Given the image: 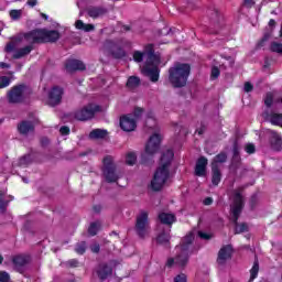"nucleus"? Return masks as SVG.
Returning a JSON list of instances; mask_svg holds the SVG:
<instances>
[{"mask_svg":"<svg viewBox=\"0 0 282 282\" xmlns=\"http://www.w3.org/2000/svg\"><path fill=\"white\" fill-rule=\"evenodd\" d=\"M173 158H175V153L171 149L162 153L160 159V165L155 170L150 184V188L154 193H159V191H162L164 188V184L169 182V177H171L170 169L171 163L173 162Z\"/></svg>","mask_w":282,"mask_h":282,"instance_id":"nucleus-1","label":"nucleus"},{"mask_svg":"<svg viewBox=\"0 0 282 282\" xmlns=\"http://www.w3.org/2000/svg\"><path fill=\"white\" fill-rule=\"evenodd\" d=\"M195 241V234L193 231L188 232L181 241L180 252L175 258H169L165 265L166 268H173V265H178V268H186L188 265V259H191V247Z\"/></svg>","mask_w":282,"mask_h":282,"instance_id":"nucleus-2","label":"nucleus"},{"mask_svg":"<svg viewBox=\"0 0 282 282\" xmlns=\"http://www.w3.org/2000/svg\"><path fill=\"white\" fill-rule=\"evenodd\" d=\"M24 41L31 45L43 43H56L61 39V32L47 29H34L23 34Z\"/></svg>","mask_w":282,"mask_h":282,"instance_id":"nucleus-3","label":"nucleus"},{"mask_svg":"<svg viewBox=\"0 0 282 282\" xmlns=\"http://www.w3.org/2000/svg\"><path fill=\"white\" fill-rule=\"evenodd\" d=\"M188 76H191V64L177 62L169 68V80L174 89L186 87Z\"/></svg>","mask_w":282,"mask_h":282,"instance_id":"nucleus-4","label":"nucleus"},{"mask_svg":"<svg viewBox=\"0 0 282 282\" xmlns=\"http://www.w3.org/2000/svg\"><path fill=\"white\" fill-rule=\"evenodd\" d=\"M243 195L241 192L236 191L234 193V204L231 206V215H232V224L235 225V235H241V232H248L249 227L248 224L241 223L239 225V217H241V213H243Z\"/></svg>","mask_w":282,"mask_h":282,"instance_id":"nucleus-5","label":"nucleus"},{"mask_svg":"<svg viewBox=\"0 0 282 282\" xmlns=\"http://www.w3.org/2000/svg\"><path fill=\"white\" fill-rule=\"evenodd\" d=\"M33 91L32 88L25 84H18L13 86L7 94V99L10 105H21L30 100Z\"/></svg>","mask_w":282,"mask_h":282,"instance_id":"nucleus-6","label":"nucleus"},{"mask_svg":"<svg viewBox=\"0 0 282 282\" xmlns=\"http://www.w3.org/2000/svg\"><path fill=\"white\" fill-rule=\"evenodd\" d=\"M99 111H101L100 106L88 104L82 109L76 110L73 116L75 120H78L79 122H87V120H91Z\"/></svg>","mask_w":282,"mask_h":282,"instance_id":"nucleus-7","label":"nucleus"},{"mask_svg":"<svg viewBox=\"0 0 282 282\" xmlns=\"http://www.w3.org/2000/svg\"><path fill=\"white\" fill-rule=\"evenodd\" d=\"M104 177L108 184H113L120 180V176L116 172V164L113 163V158L107 155L104 158Z\"/></svg>","mask_w":282,"mask_h":282,"instance_id":"nucleus-8","label":"nucleus"},{"mask_svg":"<svg viewBox=\"0 0 282 282\" xmlns=\"http://www.w3.org/2000/svg\"><path fill=\"white\" fill-rule=\"evenodd\" d=\"M134 230L139 239H144L147 237L149 230V212H140V215L137 216Z\"/></svg>","mask_w":282,"mask_h":282,"instance_id":"nucleus-9","label":"nucleus"},{"mask_svg":"<svg viewBox=\"0 0 282 282\" xmlns=\"http://www.w3.org/2000/svg\"><path fill=\"white\" fill-rule=\"evenodd\" d=\"M104 47L107 50V52H109L112 58H116L117 61H120L127 56V51H124L120 43L113 40H106L104 42Z\"/></svg>","mask_w":282,"mask_h":282,"instance_id":"nucleus-10","label":"nucleus"},{"mask_svg":"<svg viewBox=\"0 0 282 282\" xmlns=\"http://www.w3.org/2000/svg\"><path fill=\"white\" fill-rule=\"evenodd\" d=\"M232 252H235V249L232 248V245H225L220 248L218 251V257H217V264L224 268L230 259H232Z\"/></svg>","mask_w":282,"mask_h":282,"instance_id":"nucleus-11","label":"nucleus"},{"mask_svg":"<svg viewBox=\"0 0 282 282\" xmlns=\"http://www.w3.org/2000/svg\"><path fill=\"white\" fill-rule=\"evenodd\" d=\"M63 94H65V91L62 87L53 86L48 93V106L58 107L63 101Z\"/></svg>","mask_w":282,"mask_h":282,"instance_id":"nucleus-12","label":"nucleus"},{"mask_svg":"<svg viewBox=\"0 0 282 282\" xmlns=\"http://www.w3.org/2000/svg\"><path fill=\"white\" fill-rule=\"evenodd\" d=\"M162 143V137L159 133H154L150 137L148 143L145 144V153L148 155H155L160 151V144Z\"/></svg>","mask_w":282,"mask_h":282,"instance_id":"nucleus-13","label":"nucleus"},{"mask_svg":"<svg viewBox=\"0 0 282 282\" xmlns=\"http://www.w3.org/2000/svg\"><path fill=\"white\" fill-rule=\"evenodd\" d=\"M17 131L20 135H23V138H28L30 133H34V131H36V126H34L33 121L22 120L18 123Z\"/></svg>","mask_w":282,"mask_h":282,"instance_id":"nucleus-14","label":"nucleus"},{"mask_svg":"<svg viewBox=\"0 0 282 282\" xmlns=\"http://www.w3.org/2000/svg\"><path fill=\"white\" fill-rule=\"evenodd\" d=\"M86 13L90 19H102L109 14V9L104 6H90L86 9Z\"/></svg>","mask_w":282,"mask_h":282,"instance_id":"nucleus-15","label":"nucleus"},{"mask_svg":"<svg viewBox=\"0 0 282 282\" xmlns=\"http://www.w3.org/2000/svg\"><path fill=\"white\" fill-rule=\"evenodd\" d=\"M119 124L122 131H126L127 133H131V131H135L138 128V122L131 117V115L121 117Z\"/></svg>","mask_w":282,"mask_h":282,"instance_id":"nucleus-16","label":"nucleus"},{"mask_svg":"<svg viewBox=\"0 0 282 282\" xmlns=\"http://www.w3.org/2000/svg\"><path fill=\"white\" fill-rule=\"evenodd\" d=\"M95 272L100 281H107V279H109V276H112L113 268H111V265L102 262L97 265Z\"/></svg>","mask_w":282,"mask_h":282,"instance_id":"nucleus-17","label":"nucleus"},{"mask_svg":"<svg viewBox=\"0 0 282 282\" xmlns=\"http://www.w3.org/2000/svg\"><path fill=\"white\" fill-rule=\"evenodd\" d=\"M145 66L160 65V55L155 54V47L153 44L145 46Z\"/></svg>","mask_w":282,"mask_h":282,"instance_id":"nucleus-18","label":"nucleus"},{"mask_svg":"<svg viewBox=\"0 0 282 282\" xmlns=\"http://www.w3.org/2000/svg\"><path fill=\"white\" fill-rule=\"evenodd\" d=\"M12 263L17 272H20V274H23V272H25V267L28 265V263H30V258L28 256H21V254L13 256Z\"/></svg>","mask_w":282,"mask_h":282,"instance_id":"nucleus-19","label":"nucleus"},{"mask_svg":"<svg viewBox=\"0 0 282 282\" xmlns=\"http://www.w3.org/2000/svg\"><path fill=\"white\" fill-rule=\"evenodd\" d=\"M65 69L68 72V74H73V72H85L87 69V66H85V63L79 59H67L65 63Z\"/></svg>","mask_w":282,"mask_h":282,"instance_id":"nucleus-20","label":"nucleus"},{"mask_svg":"<svg viewBox=\"0 0 282 282\" xmlns=\"http://www.w3.org/2000/svg\"><path fill=\"white\" fill-rule=\"evenodd\" d=\"M207 17H209V21L214 28L219 30L221 28V23L224 21V18L221 14H219V11L216 8H209L207 9Z\"/></svg>","mask_w":282,"mask_h":282,"instance_id":"nucleus-21","label":"nucleus"},{"mask_svg":"<svg viewBox=\"0 0 282 282\" xmlns=\"http://www.w3.org/2000/svg\"><path fill=\"white\" fill-rule=\"evenodd\" d=\"M156 243L163 246L165 250H171V229L163 230L156 236Z\"/></svg>","mask_w":282,"mask_h":282,"instance_id":"nucleus-22","label":"nucleus"},{"mask_svg":"<svg viewBox=\"0 0 282 282\" xmlns=\"http://www.w3.org/2000/svg\"><path fill=\"white\" fill-rule=\"evenodd\" d=\"M158 219L160 224L163 226H169V228L173 227V224L177 221V217H175V214L166 213V212H161L158 215Z\"/></svg>","mask_w":282,"mask_h":282,"instance_id":"nucleus-23","label":"nucleus"},{"mask_svg":"<svg viewBox=\"0 0 282 282\" xmlns=\"http://www.w3.org/2000/svg\"><path fill=\"white\" fill-rule=\"evenodd\" d=\"M206 166H208V159L206 156L198 158L195 165V175L206 177Z\"/></svg>","mask_w":282,"mask_h":282,"instance_id":"nucleus-24","label":"nucleus"},{"mask_svg":"<svg viewBox=\"0 0 282 282\" xmlns=\"http://www.w3.org/2000/svg\"><path fill=\"white\" fill-rule=\"evenodd\" d=\"M143 74L150 78L151 83H158L160 80V68L158 66H144Z\"/></svg>","mask_w":282,"mask_h":282,"instance_id":"nucleus-25","label":"nucleus"},{"mask_svg":"<svg viewBox=\"0 0 282 282\" xmlns=\"http://www.w3.org/2000/svg\"><path fill=\"white\" fill-rule=\"evenodd\" d=\"M270 147L272 151H281L282 150V139L274 131L271 132V138L269 140Z\"/></svg>","mask_w":282,"mask_h":282,"instance_id":"nucleus-26","label":"nucleus"},{"mask_svg":"<svg viewBox=\"0 0 282 282\" xmlns=\"http://www.w3.org/2000/svg\"><path fill=\"white\" fill-rule=\"evenodd\" d=\"M109 135V132L105 129H94L89 132L88 138L90 140H105Z\"/></svg>","mask_w":282,"mask_h":282,"instance_id":"nucleus-27","label":"nucleus"},{"mask_svg":"<svg viewBox=\"0 0 282 282\" xmlns=\"http://www.w3.org/2000/svg\"><path fill=\"white\" fill-rule=\"evenodd\" d=\"M219 182H221V170L219 166H212V184L219 186Z\"/></svg>","mask_w":282,"mask_h":282,"instance_id":"nucleus-28","label":"nucleus"},{"mask_svg":"<svg viewBox=\"0 0 282 282\" xmlns=\"http://www.w3.org/2000/svg\"><path fill=\"white\" fill-rule=\"evenodd\" d=\"M32 45L33 44L30 43V45H26V46L18 50L13 54V58L19 59V58H23V56H28V54H30L34 50V46H32Z\"/></svg>","mask_w":282,"mask_h":282,"instance_id":"nucleus-29","label":"nucleus"},{"mask_svg":"<svg viewBox=\"0 0 282 282\" xmlns=\"http://www.w3.org/2000/svg\"><path fill=\"white\" fill-rule=\"evenodd\" d=\"M228 161V154L226 152L218 153L212 161V166H219Z\"/></svg>","mask_w":282,"mask_h":282,"instance_id":"nucleus-30","label":"nucleus"},{"mask_svg":"<svg viewBox=\"0 0 282 282\" xmlns=\"http://www.w3.org/2000/svg\"><path fill=\"white\" fill-rule=\"evenodd\" d=\"M141 84L140 77L130 76L127 80L126 87L128 89H138V86Z\"/></svg>","mask_w":282,"mask_h":282,"instance_id":"nucleus-31","label":"nucleus"},{"mask_svg":"<svg viewBox=\"0 0 282 282\" xmlns=\"http://www.w3.org/2000/svg\"><path fill=\"white\" fill-rule=\"evenodd\" d=\"M250 279L249 282L254 281V279H257V276H259V259L256 258L253 265L250 270Z\"/></svg>","mask_w":282,"mask_h":282,"instance_id":"nucleus-32","label":"nucleus"},{"mask_svg":"<svg viewBox=\"0 0 282 282\" xmlns=\"http://www.w3.org/2000/svg\"><path fill=\"white\" fill-rule=\"evenodd\" d=\"M10 200H6V192L0 191V213H6Z\"/></svg>","mask_w":282,"mask_h":282,"instance_id":"nucleus-33","label":"nucleus"},{"mask_svg":"<svg viewBox=\"0 0 282 282\" xmlns=\"http://www.w3.org/2000/svg\"><path fill=\"white\" fill-rule=\"evenodd\" d=\"M271 36H272V32L270 31L264 32L262 39L257 43L256 48L261 50V47H265V43L270 41Z\"/></svg>","mask_w":282,"mask_h":282,"instance_id":"nucleus-34","label":"nucleus"},{"mask_svg":"<svg viewBox=\"0 0 282 282\" xmlns=\"http://www.w3.org/2000/svg\"><path fill=\"white\" fill-rule=\"evenodd\" d=\"M98 230H100V221H94L88 227V235H90V237H96Z\"/></svg>","mask_w":282,"mask_h":282,"instance_id":"nucleus-35","label":"nucleus"},{"mask_svg":"<svg viewBox=\"0 0 282 282\" xmlns=\"http://www.w3.org/2000/svg\"><path fill=\"white\" fill-rule=\"evenodd\" d=\"M30 164H32V155L31 154H24L18 161V166H30Z\"/></svg>","mask_w":282,"mask_h":282,"instance_id":"nucleus-36","label":"nucleus"},{"mask_svg":"<svg viewBox=\"0 0 282 282\" xmlns=\"http://www.w3.org/2000/svg\"><path fill=\"white\" fill-rule=\"evenodd\" d=\"M270 122H271V124L281 127L282 126V113H272L270 116Z\"/></svg>","mask_w":282,"mask_h":282,"instance_id":"nucleus-37","label":"nucleus"},{"mask_svg":"<svg viewBox=\"0 0 282 282\" xmlns=\"http://www.w3.org/2000/svg\"><path fill=\"white\" fill-rule=\"evenodd\" d=\"M75 252L77 254H84L85 252H87V242L86 241L77 242L75 246Z\"/></svg>","mask_w":282,"mask_h":282,"instance_id":"nucleus-38","label":"nucleus"},{"mask_svg":"<svg viewBox=\"0 0 282 282\" xmlns=\"http://www.w3.org/2000/svg\"><path fill=\"white\" fill-rule=\"evenodd\" d=\"M138 162V155H135L133 152H130L126 155V164L128 166H133Z\"/></svg>","mask_w":282,"mask_h":282,"instance_id":"nucleus-39","label":"nucleus"},{"mask_svg":"<svg viewBox=\"0 0 282 282\" xmlns=\"http://www.w3.org/2000/svg\"><path fill=\"white\" fill-rule=\"evenodd\" d=\"M144 56H147V50L144 52L134 51L133 53L134 63H142V61H144Z\"/></svg>","mask_w":282,"mask_h":282,"instance_id":"nucleus-40","label":"nucleus"},{"mask_svg":"<svg viewBox=\"0 0 282 282\" xmlns=\"http://www.w3.org/2000/svg\"><path fill=\"white\" fill-rule=\"evenodd\" d=\"M270 51L274 52L275 54H282V43L272 42L270 45Z\"/></svg>","mask_w":282,"mask_h":282,"instance_id":"nucleus-41","label":"nucleus"},{"mask_svg":"<svg viewBox=\"0 0 282 282\" xmlns=\"http://www.w3.org/2000/svg\"><path fill=\"white\" fill-rule=\"evenodd\" d=\"M257 204H259V196L257 194H252L249 200V206L251 210L257 208Z\"/></svg>","mask_w":282,"mask_h":282,"instance_id":"nucleus-42","label":"nucleus"},{"mask_svg":"<svg viewBox=\"0 0 282 282\" xmlns=\"http://www.w3.org/2000/svg\"><path fill=\"white\" fill-rule=\"evenodd\" d=\"M10 83H12L10 77H8V76H0V89L9 87Z\"/></svg>","mask_w":282,"mask_h":282,"instance_id":"nucleus-43","label":"nucleus"},{"mask_svg":"<svg viewBox=\"0 0 282 282\" xmlns=\"http://www.w3.org/2000/svg\"><path fill=\"white\" fill-rule=\"evenodd\" d=\"M21 14H22L21 10L13 9V10L10 11V18L13 21H19V19H21Z\"/></svg>","mask_w":282,"mask_h":282,"instance_id":"nucleus-44","label":"nucleus"},{"mask_svg":"<svg viewBox=\"0 0 282 282\" xmlns=\"http://www.w3.org/2000/svg\"><path fill=\"white\" fill-rule=\"evenodd\" d=\"M241 166V163H237V162H232L229 165V171L230 173H232L234 175H237V171H239V167Z\"/></svg>","mask_w":282,"mask_h":282,"instance_id":"nucleus-45","label":"nucleus"},{"mask_svg":"<svg viewBox=\"0 0 282 282\" xmlns=\"http://www.w3.org/2000/svg\"><path fill=\"white\" fill-rule=\"evenodd\" d=\"M220 74H221V72L219 70V67L214 66L212 68V75H210L212 80H217V78H219Z\"/></svg>","mask_w":282,"mask_h":282,"instance_id":"nucleus-46","label":"nucleus"},{"mask_svg":"<svg viewBox=\"0 0 282 282\" xmlns=\"http://www.w3.org/2000/svg\"><path fill=\"white\" fill-rule=\"evenodd\" d=\"M245 151H246V153H248L249 155H252V153H256L257 148L254 147L253 143H248V144L245 147Z\"/></svg>","mask_w":282,"mask_h":282,"instance_id":"nucleus-47","label":"nucleus"},{"mask_svg":"<svg viewBox=\"0 0 282 282\" xmlns=\"http://www.w3.org/2000/svg\"><path fill=\"white\" fill-rule=\"evenodd\" d=\"M198 237L199 239H203L205 241H210V239H213V234H207L204 231H198Z\"/></svg>","mask_w":282,"mask_h":282,"instance_id":"nucleus-48","label":"nucleus"},{"mask_svg":"<svg viewBox=\"0 0 282 282\" xmlns=\"http://www.w3.org/2000/svg\"><path fill=\"white\" fill-rule=\"evenodd\" d=\"M0 282H10V273L0 271Z\"/></svg>","mask_w":282,"mask_h":282,"instance_id":"nucleus-49","label":"nucleus"},{"mask_svg":"<svg viewBox=\"0 0 282 282\" xmlns=\"http://www.w3.org/2000/svg\"><path fill=\"white\" fill-rule=\"evenodd\" d=\"M142 113H144V109L140 107L134 108L133 116L137 120H140V118H142Z\"/></svg>","mask_w":282,"mask_h":282,"instance_id":"nucleus-50","label":"nucleus"},{"mask_svg":"<svg viewBox=\"0 0 282 282\" xmlns=\"http://www.w3.org/2000/svg\"><path fill=\"white\" fill-rule=\"evenodd\" d=\"M188 278L184 273H180L174 278L173 282H187Z\"/></svg>","mask_w":282,"mask_h":282,"instance_id":"nucleus-51","label":"nucleus"},{"mask_svg":"<svg viewBox=\"0 0 282 282\" xmlns=\"http://www.w3.org/2000/svg\"><path fill=\"white\" fill-rule=\"evenodd\" d=\"M42 149H47L50 147V139L47 137H42L40 140Z\"/></svg>","mask_w":282,"mask_h":282,"instance_id":"nucleus-52","label":"nucleus"},{"mask_svg":"<svg viewBox=\"0 0 282 282\" xmlns=\"http://www.w3.org/2000/svg\"><path fill=\"white\" fill-rule=\"evenodd\" d=\"M67 268H78V260L77 259H70L66 261Z\"/></svg>","mask_w":282,"mask_h":282,"instance_id":"nucleus-53","label":"nucleus"},{"mask_svg":"<svg viewBox=\"0 0 282 282\" xmlns=\"http://www.w3.org/2000/svg\"><path fill=\"white\" fill-rule=\"evenodd\" d=\"M272 102H274V98L272 97V95H267L264 99V105L267 107H272Z\"/></svg>","mask_w":282,"mask_h":282,"instance_id":"nucleus-54","label":"nucleus"},{"mask_svg":"<svg viewBox=\"0 0 282 282\" xmlns=\"http://www.w3.org/2000/svg\"><path fill=\"white\" fill-rule=\"evenodd\" d=\"M69 127H67V126H62L61 128H59V133H61V135H69Z\"/></svg>","mask_w":282,"mask_h":282,"instance_id":"nucleus-55","label":"nucleus"},{"mask_svg":"<svg viewBox=\"0 0 282 282\" xmlns=\"http://www.w3.org/2000/svg\"><path fill=\"white\" fill-rule=\"evenodd\" d=\"M243 89L247 94H250V91H252L254 89V86H252V84L250 82H247V83H245Z\"/></svg>","mask_w":282,"mask_h":282,"instance_id":"nucleus-56","label":"nucleus"},{"mask_svg":"<svg viewBox=\"0 0 282 282\" xmlns=\"http://www.w3.org/2000/svg\"><path fill=\"white\" fill-rule=\"evenodd\" d=\"M14 47H17V45L14 44V42H9L6 46V52L10 53V52H14Z\"/></svg>","mask_w":282,"mask_h":282,"instance_id":"nucleus-57","label":"nucleus"},{"mask_svg":"<svg viewBox=\"0 0 282 282\" xmlns=\"http://www.w3.org/2000/svg\"><path fill=\"white\" fill-rule=\"evenodd\" d=\"M90 250L91 252H94L95 254H98V252H100V245L99 243H95L90 246Z\"/></svg>","mask_w":282,"mask_h":282,"instance_id":"nucleus-58","label":"nucleus"},{"mask_svg":"<svg viewBox=\"0 0 282 282\" xmlns=\"http://www.w3.org/2000/svg\"><path fill=\"white\" fill-rule=\"evenodd\" d=\"M96 26H94V24H84V32H93V30H95Z\"/></svg>","mask_w":282,"mask_h":282,"instance_id":"nucleus-59","label":"nucleus"},{"mask_svg":"<svg viewBox=\"0 0 282 282\" xmlns=\"http://www.w3.org/2000/svg\"><path fill=\"white\" fill-rule=\"evenodd\" d=\"M75 25L77 30H84L85 28V23L82 20H77Z\"/></svg>","mask_w":282,"mask_h":282,"instance_id":"nucleus-60","label":"nucleus"},{"mask_svg":"<svg viewBox=\"0 0 282 282\" xmlns=\"http://www.w3.org/2000/svg\"><path fill=\"white\" fill-rule=\"evenodd\" d=\"M94 213H96L97 215H100V213L102 212V205H95L93 207Z\"/></svg>","mask_w":282,"mask_h":282,"instance_id":"nucleus-61","label":"nucleus"},{"mask_svg":"<svg viewBox=\"0 0 282 282\" xmlns=\"http://www.w3.org/2000/svg\"><path fill=\"white\" fill-rule=\"evenodd\" d=\"M232 155H239V144L237 142L234 143Z\"/></svg>","mask_w":282,"mask_h":282,"instance_id":"nucleus-62","label":"nucleus"},{"mask_svg":"<svg viewBox=\"0 0 282 282\" xmlns=\"http://www.w3.org/2000/svg\"><path fill=\"white\" fill-rule=\"evenodd\" d=\"M243 6H246V8H252L254 0H243Z\"/></svg>","mask_w":282,"mask_h":282,"instance_id":"nucleus-63","label":"nucleus"},{"mask_svg":"<svg viewBox=\"0 0 282 282\" xmlns=\"http://www.w3.org/2000/svg\"><path fill=\"white\" fill-rule=\"evenodd\" d=\"M196 131L198 135H204V133H206V126L202 124Z\"/></svg>","mask_w":282,"mask_h":282,"instance_id":"nucleus-64","label":"nucleus"}]
</instances>
